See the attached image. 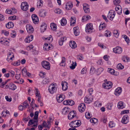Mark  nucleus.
<instances>
[{"label": "nucleus", "mask_w": 130, "mask_h": 130, "mask_svg": "<svg viewBox=\"0 0 130 130\" xmlns=\"http://www.w3.org/2000/svg\"><path fill=\"white\" fill-rule=\"evenodd\" d=\"M57 86L56 83H52L50 84L48 90L50 93L53 94L56 92L57 90Z\"/></svg>", "instance_id": "nucleus-1"}, {"label": "nucleus", "mask_w": 130, "mask_h": 130, "mask_svg": "<svg viewBox=\"0 0 130 130\" xmlns=\"http://www.w3.org/2000/svg\"><path fill=\"white\" fill-rule=\"evenodd\" d=\"M81 124V122L80 121L76 120L71 122L69 125L71 127L75 128L80 126Z\"/></svg>", "instance_id": "nucleus-2"}, {"label": "nucleus", "mask_w": 130, "mask_h": 130, "mask_svg": "<svg viewBox=\"0 0 130 130\" xmlns=\"http://www.w3.org/2000/svg\"><path fill=\"white\" fill-rule=\"evenodd\" d=\"M112 85V83L110 82H105L103 84L102 86L104 88L108 89L111 88Z\"/></svg>", "instance_id": "nucleus-3"}, {"label": "nucleus", "mask_w": 130, "mask_h": 130, "mask_svg": "<svg viewBox=\"0 0 130 130\" xmlns=\"http://www.w3.org/2000/svg\"><path fill=\"white\" fill-rule=\"evenodd\" d=\"M115 15V11L111 10L109 11L107 17L110 20L112 21L113 20Z\"/></svg>", "instance_id": "nucleus-4"}, {"label": "nucleus", "mask_w": 130, "mask_h": 130, "mask_svg": "<svg viewBox=\"0 0 130 130\" xmlns=\"http://www.w3.org/2000/svg\"><path fill=\"white\" fill-rule=\"evenodd\" d=\"M93 29L92 24L91 23H89L87 25L85 28L86 31L87 33H91Z\"/></svg>", "instance_id": "nucleus-5"}, {"label": "nucleus", "mask_w": 130, "mask_h": 130, "mask_svg": "<svg viewBox=\"0 0 130 130\" xmlns=\"http://www.w3.org/2000/svg\"><path fill=\"white\" fill-rule=\"evenodd\" d=\"M41 64L43 68L47 70H49L50 69V63L47 61H44L41 63Z\"/></svg>", "instance_id": "nucleus-6"}, {"label": "nucleus", "mask_w": 130, "mask_h": 130, "mask_svg": "<svg viewBox=\"0 0 130 130\" xmlns=\"http://www.w3.org/2000/svg\"><path fill=\"white\" fill-rule=\"evenodd\" d=\"M29 5L26 2H23L22 3L21 5V9L23 11H27L28 9Z\"/></svg>", "instance_id": "nucleus-7"}, {"label": "nucleus", "mask_w": 130, "mask_h": 130, "mask_svg": "<svg viewBox=\"0 0 130 130\" xmlns=\"http://www.w3.org/2000/svg\"><path fill=\"white\" fill-rule=\"evenodd\" d=\"M14 58L13 54L11 52H9L8 54L7 58L6 59L8 61L10 62L13 60V58Z\"/></svg>", "instance_id": "nucleus-8"}, {"label": "nucleus", "mask_w": 130, "mask_h": 130, "mask_svg": "<svg viewBox=\"0 0 130 130\" xmlns=\"http://www.w3.org/2000/svg\"><path fill=\"white\" fill-rule=\"evenodd\" d=\"M93 100V97L92 96H89L87 95L85 97L84 100L85 103L89 104L92 102Z\"/></svg>", "instance_id": "nucleus-9"}, {"label": "nucleus", "mask_w": 130, "mask_h": 130, "mask_svg": "<svg viewBox=\"0 0 130 130\" xmlns=\"http://www.w3.org/2000/svg\"><path fill=\"white\" fill-rule=\"evenodd\" d=\"M6 88H8L12 90H14L17 88L16 86L12 83H11L6 86Z\"/></svg>", "instance_id": "nucleus-10"}, {"label": "nucleus", "mask_w": 130, "mask_h": 130, "mask_svg": "<svg viewBox=\"0 0 130 130\" xmlns=\"http://www.w3.org/2000/svg\"><path fill=\"white\" fill-rule=\"evenodd\" d=\"M26 30L29 33H32L34 31V29L32 26L30 24H27L26 26Z\"/></svg>", "instance_id": "nucleus-11"}, {"label": "nucleus", "mask_w": 130, "mask_h": 130, "mask_svg": "<svg viewBox=\"0 0 130 130\" xmlns=\"http://www.w3.org/2000/svg\"><path fill=\"white\" fill-rule=\"evenodd\" d=\"M85 104L82 103L79 105L78 108V110L80 112H82L85 111Z\"/></svg>", "instance_id": "nucleus-12"}, {"label": "nucleus", "mask_w": 130, "mask_h": 130, "mask_svg": "<svg viewBox=\"0 0 130 130\" xmlns=\"http://www.w3.org/2000/svg\"><path fill=\"white\" fill-rule=\"evenodd\" d=\"M113 51L116 53L120 54L122 52V48L120 47L117 46L113 48Z\"/></svg>", "instance_id": "nucleus-13"}, {"label": "nucleus", "mask_w": 130, "mask_h": 130, "mask_svg": "<svg viewBox=\"0 0 130 130\" xmlns=\"http://www.w3.org/2000/svg\"><path fill=\"white\" fill-rule=\"evenodd\" d=\"M32 19L33 23L35 24H37L38 23L39 20L37 16L35 14H33L32 15Z\"/></svg>", "instance_id": "nucleus-14"}, {"label": "nucleus", "mask_w": 130, "mask_h": 130, "mask_svg": "<svg viewBox=\"0 0 130 130\" xmlns=\"http://www.w3.org/2000/svg\"><path fill=\"white\" fill-rule=\"evenodd\" d=\"M83 9L84 12L86 13H89L90 12V9L89 5L86 4H83Z\"/></svg>", "instance_id": "nucleus-15"}, {"label": "nucleus", "mask_w": 130, "mask_h": 130, "mask_svg": "<svg viewBox=\"0 0 130 130\" xmlns=\"http://www.w3.org/2000/svg\"><path fill=\"white\" fill-rule=\"evenodd\" d=\"M128 122V117L127 115L124 116L121 120V122L124 124H126Z\"/></svg>", "instance_id": "nucleus-16"}, {"label": "nucleus", "mask_w": 130, "mask_h": 130, "mask_svg": "<svg viewBox=\"0 0 130 130\" xmlns=\"http://www.w3.org/2000/svg\"><path fill=\"white\" fill-rule=\"evenodd\" d=\"M75 111L73 110L70 112L68 115V118L69 120L72 119L75 116Z\"/></svg>", "instance_id": "nucleus-17"}, {"label": "nucleus", "mask_w": 130, "mask_h": 130, "mask_svg": "<svg viewBox=\"0 0 130 130\" xmlns=\"http://www.w3.org/2000/svg\"><path fill=\"white\" fill-rule=\"evenodd\" d=\"M122 91V88L120 87H119L117 88L115 91V94L117 96H119L121 93Z\"/></svg>", "instance_id": "nucleus-18"}, {"label": "nucleus", "mask_w": 130, "mask_h": 130, "mask_svg": "<svg viewBox=\"0 0 130 130\" xmlns=\"http://www.w3.org/2000/svg\"><path fill=\"white\" fill-rule=\"evenodd\" d=\"M73 7V4L71 2H69L67 3L66 4L65 7L66 9L67 10H69L71 9V8Z\"/></svg>", "instance_id": "nucleus-19"}, {"label": "nucleus", "mask_w": 130, "mask_h": 130, "mask_svg": "<svg viewBox=\"0 0 130 130\" xmlns=\"http://www.w3.org/2000/svg\"><path fill=\"white\" fill-rule=\"evenodd\" d=\"M0 42L4 45L7 44L9 43L6 39L4 37H2L0 39Z\"/></svg>", "instance_id": "nucleus-20"}, {"label": "nucleus", "mask_w": 130, "mask_h": 130, "mask_svg": "<svg viewBox=\"0 0 130 130\" xmlns=\"http://www.w3.org/2000/svg\"><path fill=\"white\" fill-rule=\"evenodd\" d=\"M51 49H52L51 47L49 46L48 44L46 43H44L43 47L44 50L48 51Z\"/></svg>", "instance_id": "nucleus-21"}, {"label": "nucleus", "mask_w": 130, "mask_h": 130, "mask_svg": "<svg viewBox=\"0 0 130 130\" xmlns=\"http://www.w3.org/2000/svg\"><path fill=\"white\" fill-rule=\"evenodd\" d=\"M115 9L117 13L119 14H120L122 13V10L120 6L118 5L116 6Z\"/></svg>", "instance_id": "nucleus-22"}, {"label": "nucleus", "mask_w": 130, "mask_h": 130, "mask_svg": "<svg viewBox=\"0 0 130 130\" xmlns=\"http://www.w3.org/2000/svg\"><path fill=\"white\" fill-rule=\"evenodd\" d=\"M70 46L72 48H75L77 47V45L75 42L73 41H71L69 43Z\"/></svg>", "instance_id": "nucleus-23"}, {"label": "nucleus", "mask_w": 130, "mask_h": 130, "mask_svg": "<svg viewBox=\"0 0 130 130\" xmlns=\"http://www.w3.org/2000/svg\"><path fill=\"white\" fill-rule=\"evenodd\" d=\"M64 95L63 94L60 95L58 98H57V102L59 103L62 102L64 99Z\"/></svg>", "instance_id": "nucleus-24"}, {"label": "nucleus", "mask_w": 130, "mask_h": 130, "mask_svg": "<svg viewBox=\"0 0 130 130\" xmlns=\"http://www.w3.org/2000/svg\"><path fill=\"white\" fill-rule=\"evenodd\" d=\"M47 28V25L45 23H43L41 26V32H44Z\"/></svg>", "instance_id": "nucleus-25"}, {"label": "nucleus", "mask_w": 130, "mask_h": 130, "mask_svg": "<svg viewBox=\"0 0 130 130\" xmlns=\"http://www.w3.org/2000/svg\"><path fill=\"white\" fill-rule=\"evenodd\" d=\"M67 83L65 82L64 83H63L61 84L62 89L63 90L66 91L67 89Z\"/></svg>", "instance_id": "nucleus-26"}, {"label": "nucleus", "mask_w": 130, "mask_h": 130, "mask_svg": "<svg viewBox=\"0 0 130 130\" xmlns=\"http://www.w3.org/2000/svg\"><path fill=\"white\" fill-rule=\"evenodd\" d=\"M74 33L75 36L78 35L79 34V31L78 27H74L73 29Z\"/></svg>", "instance_id": "nucleus-27"}, {"label": "nucleus", "mask_w": 130, "mask_h": 130, "mask_svg": "<svg viewBox=\"0 0 130 130\" xmlns=\"http://www.w3.org/2000/svg\"><path fill=\"white\" fill-rule=\"evenodd\" d=\"M6 26L7 28L10 29L13 27L14 24L12 22H8L7 24H6Z\"/></svg>", "instance_id": "nucleus-28"}, {"label": "nucleus", "mask_w": 130, "mask_h": 130, "mask_svg": "<svg viewBox=\"0 0 130 130\" xmlns=\"http://www.w3.org/2000/svg\"><path fill=\"white\" fill-rule=\"evenodd\" d=\"M118 108L119 109H122L125 107V106L124 105L123 103L122 102L120 101L118 104Z\"/></svg>", "instance_id": "nucleus-29"}, {"label": "nucleus", "mask_w": 130, "mask_h": 130, "mask_svg": "<svg viewBox=\"0 0 130 130\" xmlns=\"http://www.w3.org/2000/svg\"><path fill=\"white\" fill-rule=\"evenodd\" d=\"M106 26V25L105 23H101L99 27V29L100 30H102L105 28Z\"/></svg>", "instance_id": "nucleus-30"}, {"label": "nucleus", "mask_w": 130, "mask_h": 130, "mask_svg": "<svg viewBox=\"0 0 130 130\" xmlns=\"http://www.w3.org/2000/svg\"><path fill=\"white\" fill-rule=\"evenodd\" d=\"M46 12L43 10L41 11H40L39 15V16L41 17H44L46 16Z\"/></svg>", "instance_id": "nucleus-31"}, {"label": "nucleus", "mask_w": 130, "mask_h": 130, "mask_svg": "<svg viewBox=\"0 0 130 130\" xmlns=\"http://www.w3.org/2000/svg\"><path fill=\"white\" fill-rule=\"evenodd\" d=\"M90 18L91 17L89 15H85L82 17V20L83 22L84 21H86L90 19Z\"/></svg>", "instance_id": "nucleus-32"}, {"label": "nucleus", "mask_w": 130, "mask_h": 130, "mask_svg": "<svg viewBox=\"0 0 130 130\" xmlns=\"http://www.w3.org/2000/svg\"><path fill=\"white\" fill-rule=\"evenodd\" d=\"M69 112L68 108L66 107H64L62 109V113L63 115L67 114Z\"/></svg>", "instance_id": "nucleus-33"}, {"label": "nucleus", "mask_w": 130, "mask_h": 130, "mask_svg": "<svg viewBox=\"0 0 130 130\" xmlns=\"http://www.w3.org/2000/svg\"><path fill=\"white\" fill-rule=\"evenodd\" d=\"M67 20L66 19L63 18L61 21V24L62 26H64L67 24Z\"/></svg>", "instance_id": "nucleus-34"}, {"label": "nucleus", "mask_w": 130, "mask_h": 130, "mask_svg": "<svg viewBox=\"0 0 130 130\" xmlns=\"http://www.w3.org/2000/svg\"><path fill=\"white\" fill-rule=\"evenodd\" d=\"M36 95V97L41 96L40 93L38 89L37 88H35L34 90Z\"/></svg>", "instance_id": "nucleus-35"}, {"label": "nucleus", "mask_w": 130, "mask_h": 130, "mask_svg": "<svg viewBox=\"0 0 130 130\" xmlns=\"http://www.w3.org/2000/svg\"><path fill=\"white\" fill-rule=\"evenodd\" d=\"M38 120H35L34 121L33 119L30 120H29L28 124V125H32L35 122H38Z\"/></svg>", "instance_id": "nucleus-36"}, {"label": "nucleus", "mask_w": 130, "mask_h": 130, "mask_svg": "<svg viewBox=\"0 0 130 130\" xmlns=\"http://www.w3.org/2000/svg\"><path fill=\"white\" fill-rule=\"evenodd\" d=\"M50 81V79L48 78H46L44 79L42 82V83L44 84H46L49 83Z\"/></svg>", "instance_id": "nucleus-37"}, {"label": "nucleus", "mask_w": 130, "mask_h": 130, "mask_svg": "<svg viewBox=\"0 0 130 130\" xmlns=\"http://www.w3.org/2000/svg\"><path fill=\"white\" fill-rule=\"evenodd\" d=\"M38 115L39 112L38 111H36L35 112V115L33 118L34 120H38Z\"/></svg>", "instance_id": "nucleus-38"}, {"label": "nucleus", "mask_w": 130, "mask_h": 130, "mask_svg": "<svg viewBox=\"0 0 130 130\" xmlns=\"http://www.w3.org/2000/svg\"><path fill=\"white\" fill-rule=\"evenodd\" d=\"M56 25L54 23H51L50 25V27L51 29L54 30H56Z\"/></svg>", "instance_id": "nucleus-39"}, {"label": "nucleus", "mask_w": 130, "mask_h": 130, "mask_svg": "<svg viewBox=\"0 0 130 130\" xmlns=\"http://www.w3.org/2000/svg\"><path fill=\"white\" fill-rule=\"evenodd\" d=\"M22 104V105L23 106L24 109L26 108L27 106H29L28 104L27 101H24L23 103V104Z\"/></svg>", "instance_id": "nucleus-40"}, {"label": "nucleus", "mask_w": 130, "mask_h": 130, "mask_svg": "<svg viewBox=\"0 0 130 130\" xmlns=\"http://www.w3.org/2000/svg\"><path fill=\"white\" fill-rule=\"evenodd\" d=\"M108 71L109 73L112 74H114L115 73V71L114 70L111 68H108Z\"/></svg>", "instance_id": "nucleus-41"}, {"label": "nucleus", "mask_w": 130, "mask_h": 130, "mask_svg": "<svg viewBox=\"0 0 130 130\" xmlns=\"http://www.w3.org/2000/svg\"><path fill=\"white\" fill-rule=\"evenodd\" d=\"M117 68L119 70H122L123 69L124 67L121 63L118 64L117 66Z\"/></svg>", "instance_id": "nucleus-42"}, {"label": "nucleus", "mask_w": 130, "mask_h": 130, "mask_svg": "<svg viewBox=\"0 0 130 130\" xmlns=\"http://www.w3.org/2000/svg\"><path fill=\"white\" fill-rule=\"evenodd\" d=\"M86 118L88 119H89L91 117V115L88 112H86L85 114Z\"/></svg>", "instance_id": "nucleus-43"}, {"label": "nucleus", "mask_w": 130, "mask_h": 130, "mask_svg": "<svg viewBox=\"0 0 130 130\" xmlns=\"http://www.w3.org/2000/svg\"><path fill=\"white\" fill-rule=\"evenodd\" d=\"M95 69L93 66H92L90 70V73L91 74H92L95 72Z\"/></svg>", "instance_id": "nucleus-44"}, {"label": "nucleus", "mask_w": 130, "mask_h": 130, "mask_svg": "<svg viewBox=\"0 0 130 130\" xmlns=\"http://www.w3.org/2000/svg\"><path fill=\"white\" fill-rule=\"evenodd\" d=\"M54 12L56 13L60 14L62 12V11L61 10L57 8L55 10Z\"/></svg>", "instance_id": "nucleus-45"}, {"label": "nucleus", "mask_w": 130, "mask_h": 130, "mask_svg": "<svg viewBox=\"0 0 130 130\" xmlns=\"http://www.w3.org/2000/svg\"><path fill=\"white\" fill-rule=\"evenodd\" d=\"M68 105L72 106L74 104V102L72 100H68Z\"/></svg>", "instance_id": "nucleus-46"}, {"label": "nucleus", "mask_w": 130, "mask_h": 130, "mask_svg": "<svg viewBox=\"0 0 130 130\" xmlns=\"http://www.w3.org/2000/svg\"><path fill=\"white\" fill-rule=\"evenodd\" d=\"M123 36L124 37L125 41L127 42V43H129V40L128 37H127L126 35H123Z\"/></svg>", "instance_id": "nucleus-47"}, {"label": "nucleus", "mask_w": 130, "mask_h": 130, "mask_svg": "<svg viewBox=\"0 0 130 130\" xmlns=\"http://www.w3.org/2000/svg\"><path fill=\"white\" fill-rule=\"evenodd\" d=\"M114 5H117L119 4L120 2V0H113Z\"/></svg>", "instance_id": "nucleus-48"}, {"label": "nucleus", "mask_w": 130, "mask_h": 130, "mask_svg": "<svg viewBox=\"0 0 130 130\" xmlns=\"http://www.w3.org/2000/svg\"><path fill=\"white\" fill-rule=\"evenodd\" d=\"M90 121L91 123H95L97 121V120L95 118H93L90 119Z\"/></svg>", "instance_id": "nucleus-49"}, {"label": "nucleus", "mask_w": 130, "mask_h": 130, "mask_svg": "<svg viewBox=\"0 0 130 130\" xmlns=\"http://www.w3.org/2000/svg\"><path fill=\"white\" fill-rule=\"evenodd\" d=\"M109 127L112 128L115 126V124L113 122H110L109 123Z\"/></svg>", "instance_id": "nucleus-50"}, {"label": "nucleus", "mask_w": 130, "mask_h": 130, "mask_svg": "<svg viewBox=\"0 0 130 130\" xmlns=\"http://www.w3.org/2000/svg\"><path fill=\"white\" fill-rule=\"evenodd\" d=\"M72 62V63L71 64V66H70V68L72 69H73L75 68V67L76 66V63L75 62L74 64L73 62Z\"/></svg>", "instance_id": "nucleus-51"}, {"label": "nucleus", "mask_w": 130, "mask_h": 130, "mask_svg": "<svg viewBox=\"0 0 130 130\" xmlns=\"http://www.w3.org/2000/svg\"><path fill=\"white\" fill-rule=\"evenodd\" d=\"M87 69L86 68H83L81 71V74H84L86 73L87 72Z\"/></svg>", "instance_id": "nucleus-52"}, {"label": "nucleus", "mask_w": 130, "mask_h": 130, "mask_svg": "<svg viewBox=\"0 0 130 130\" xmlns=\"http://www.w3.org/2000/svg\"><path fill=\"white\" fill-rule=\"evenodd\" d=\"M6 13L9 14H13L12 11L8 9L6 10Z\"/></svg>", "instance_id": "nucleus-53"}, {"label": "nucleus", "mask_w": 130, "mask_h": 130, "mask_svg": "<svg viewBox=\"0 0 130 130\" xmlns=\"http://www.w3.org/2000/svg\"><path fill=\"white\" fill-rule=\"evenodd\" d=\"M103 70V69L101 68H99L97 70V72L99 74H100Z\"/></svg>", "instance_id": "nucleus-54"}, {"label": "nucleus", "mask_w": 130, "mask_h": 130, "mask_svg": "<svg viewBox=\"0 0 130 130\" xmlns=\"http://www.w3.org/2000/svg\"><path fill=\"white\" fill-rule=\"evenodd\" d=\"M45 73L43 72H40L39 75L41 77L43 78L44 77V76L45 75Z\"/></svg>", "instance_id": "nucleus-55"}, {"label": "nucleus", "mask_w": 130, "mask_h": 130, "mask_svg": "<svg viewBox=\"0 0 130 130\" xmlns=\"http://www.w3.org/2000/svg\"><path fill=\"white\" fill-rule=\"evenodd\" d=\"M75 21L72 18H71L70 20L71 25H74L75 23Z\"/></svg>", "instance_id": "nucleus-56"}, {"label": "nucleus", "mask_w": 130, "mask_h": 130, "mask_svg": "<svg viewBox=\"0 0 130 130\" xmlns=\"http://www.w3.org/2000/svg\"><path fill=\"white\" fill-rule=\"evenodd\" d=\"M21 77L20 74H16L15 75V78L17 79H20Z\"/></svg>", "instance_id": "nucleus-57"}, {"label": "nucleus", "mask_w": 130, "mask_h": 130, "mask_svg": "<svg viewBox=\"0 0 130 130\" xmlns=\"http://www.w3.org/2000/svg\"><path fill=\"white\" fill-rule=\"evenodd\" d=\"M51 122L48 120L47 121V125L46 126V127H47L48 128H50V126L51 125Z\"/></svg>", "instance_id": "nucleus-58"}, {"label": "nucleus", "mask_w": 130, "mask_h": 130, "mask_svg": "<svg viewBox=\"0 0 130 130\" xmlns=\"http://www.w3.org/2000/svg\"><path fill=\"white\" fill-rule=\"evenodd\" d=\"M43 3H39V1H38L37 3V7L38 8H40L42 6H43Z\"/></svg>", "instance_id": "nucleus-59"}, {"label": "nucleus", "mask_w": 130, "mask_h": 130, "mask_svg": "<svg viewBox=\"0 0 130 130\" xmlns=\"http://www.w3.org/2000/svg\"><path fill=\"white\" fill-rule=\"evenodd\" d=\"M27 38L30 41H31L33 39V36L32 35H31L29 36H28Z\"/></svg>", "instance_id": "nucleus-60"}, {"label": "nucleus", "mask_w": 130, "mask_h": 130, "mask_svg": "<svg viewBox=\"0 0 130 130\" xmlns=\"http://www.w3.org/2000/svg\"><path fill=\"white\" fill-rule=\"evenodd\" d=\"M16 16L15 15H13L10 17L9 18V19L10 20H14L16 19Z\"/></svg>", "instance_id": "nucleus-61"}, {"label": "nucleus", "mask_w": 130, "mask_h": 130, "mask_svg": "<svg viewBox=\"0 0 130 130\" xmlns=\"http://www.w3.org/2000/svg\"><path fill=\"white\" fill-rule=\"evenodd\" d=\"M22 74L23 75L25 74L27 72V71L26 69L24 68L22 70Z\"/></svg>", "instance_id": "nucleus-62"}, {"label": "nucleus", "mask_w": 130, "mask_h": 130, "mask_svg": "<svg viewBox=\"0 0 130 130\" xmlns=\"http://www.w3.org/2000/svg\"><path fill=\"white\" fill-rule=\"evenodd\" d=\"M113 33L114 34L117 35V36H118L119 34L118 33V30H114Z\"/></svg>", "instance_id": "nucleus-63"}, {"label": "nucleus", "mask_w": 130, "mask_h": 130, "mask_svg": "<svg viewBox=\"0 0 130 130\" xmlns=\"http://www.w3.org/2000/svg\"><path fill=\"white\" fill-rule=\"evenodd\" d=\"M88 91L90 94V96H91V95L93 91V89L92 88L89 89H88Z\"/></svg>", "instance_id": "nucleus-64"}]
</instances>
